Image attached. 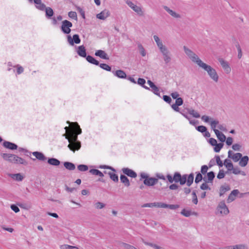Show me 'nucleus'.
Wrapping results in <instances>:
<instances>
[{
	"label": "nucleus",
	"mask_w": 249,
	"mask_h": 249,
	"mask_svg": "<svg viewBox=\"0 0 249 249\" xmlns=\"http://www.w3.org/2000/svg\"><path fill=\"white\" fill-rule=\"evenodd\" d=\"M224 144L223 143H216L214 147V151L215 152H219L221 149L223 147Z\"/></svg>",
	"instance_id": "45"
},
{
	"label": "nucleus",
	"mask_w": 249,
	"mask_h": 249,
	"mask_svg": "<svg viewBox=\"0 0 249 249\" xmlns=\"http://www.w3.org/2000/svg\"><path fill=\"white\" fill-rule=\"evenodd\" d=\"M201 120L205 123H209L211 129L214 131V129H217V127L219 130L223 131H227L226 126L224 124H219L217 120H214L213 118L207 115H203L201 117Z\"/></svg>",
	"instance_id": "2"
},
{
	"label": "nucleus",
	"mask_w": 249,
	"mask_h": 249,
	"mask_svg": "<svg viewBox=\"0 0 249 249\" xmlns=\"http://www.w3.org/2000/svg\"><path fill=\"white\" fill-rule=\"evenodd\" d=\"M224 177H225V174H224V171L222 170H220L217 176V178L218 179H222V178H224Z\"/></svg>",
	"instance_id": "63"
},
{
	"label": "nucleus",
	"mask_w": 249,
	"mask_h": 249,
	"mask_svg": "<svg viewBox=\"0 0 249 249\" xmlns=\"http://www.w3.org/2000/svg\"><path fill=\"white\" fill-rule=\"evenodd\" d=\"M218 61L222 68L227 73H230L231 71V69L227 61H225L223 58H219Z\"/></svg>",
	"instance_id": "13"
},
{
	"label": "nucleus",
	"mask_w": 249,
	"mask_h": 249,
	"mask_svg": "<svg viewBox=\"0 0 249 249\" xmlns=\"http://www.w3.org/2000/svg\"><path fill=\"white\" fill-rule=\"evenodd\" d=\"M122 246L125 249H137L135 247L124 243H121Z\"/></svg>",
	"instance_id": "55"
},
{
	"label": "nucleus",
	"mask_w": 249,
	"mask_h": 249,
	"mask_svg": "<svg viewBox=\"0 0 249 249\" xmlns=\"http://www.w3.org/2000/svg\"><path fill=\"white\" fill-rule=\"evenodd\" d=\"M86 60L90 63L95 65H99V62L98 61L96 60L93 57L91 56V55H88L87 56Z\"/></svg>",
	"instance_id": "31"
},
{
	"label": "nucleus",
	"mask_w": 249,
	"mask_h": 249,
	"mask_svg": "<svg viewBox=\"0 0 249 249\" xmlns=\"http://www.w3.org/2000/svg\"><path fill=\"white\" fill-rule=\"evenodd\" d=\"M241 148V145L238 143H235L232 145V148L235 151H240Z\"/></svg>",
	"instance_id": "61"
},
{
	"label": "nucleus",
	"mask_w": 249,
	"mask_h": 249,
	"mask_svg": "<svg viewBox=\"0 0 249 249\" xmlns=\"http://www.w3.org/2000/svg\"><path fill=\"white\" fill-rule=\"evenodd\" d=\"M67 123L69 124H71V126L74 132L70 134L65 133L63 136L68 139L69 142L68 147L71 150L75 152L76 150H78L81 148V142L77 140V139L78 135L82 133V129L80 128L79 125L77 122L71 123L70 121H67Z\"/></svg>",
	"instance_id": "1"
},
{
	"label": "nucleus",
	"mask_w": 249,
	"mask_h": 249,
	"mask_svg": "<svg viewBox=\"0 0 249 249\" xmlns=\"http://www.w3.org/2000/svg\"><path fill=\"white\" fill-rule=\"evenodd\" d=\"M72 26V24L71 22L67 20H64L62 22L61 26V31L65 34H69L71 31L70 28Z\"/></svg>",
	"instance_id": "8"
},
{
	"label": "nucleus",
	"mask_w": 249,
	"mask_h": 249,
	"mask_svg": "<svg viewBox=\"0 0 249 249\" xmlns=\"http://www.w3.org/2000/svg\"><path fill=\"white\" fill-rule=\"evenodd\" d=\"M108 175L109 176L110 178L114 182H118V177L117 175H116L115 173L109 172Z\"/></svg>",
	"instance_id": "43"
},
{
	"label": "nucleus",
	"mask_w": 249,
	"mask_h": 249,
	"mask_svg": "<svg viewBox=\"0 0 249 249\" xmlns=\"http://www.w3.org/2000/svg\"><path fill=\"white\" fill-rule=\"evenodd\" d=\"M179 207L178 205L166 204V208H169L171 210H175Z\"/></svg>",
	"instance_id": "57"
},
{
	"label": "nucleus",
	"mask_w": 249,
	"mask_h": 249,
	"mask_svg": "<svg viewBox=\"0 0 249 249\" xmlns=\"http://www.w3.org/2000/svg\"><path fill=\"white\" fill-rule=\"evenodd\" d=\"M157 45L160 51V52H163L164 51H165L166 50H167V48L163 45V43L161 41H160L159 42H157Z\"/></svg>",
	"instance_id": "40"
},
{
	"label": "nucleus",
	"mask_w": 249,
	"mask_h": 249,
	"mask_svg": "<svg viewBox=\"0 0 249 249\" xmlns=\"http://www.w3.org/2000/svg\"><path fill=\"white\" fill-rule=\"evenodd\" d=\"M215 177V174L213 171L207 173V177L203 178V180L206 182H212Z\"/></svg>",
	"instance_id": "21"
},
{
	"label": "nucleus",
	"mask_w": 249,
	"mask_h": 249,
	"mask_svg": "<svg viewBox=\"0 0 249 249\" xmlns=\"http://www.w3.org/2000/svg\"><path fill=\"white\" fill-rule=\"evenodd\" d=\"M207 183V182H205L204 183H202L200 186V189L203 190H211V188L209 187Z\"/></svg>",
	"instance_id": "59"
},
{
	"label": "nucleus",
	"mask_w": 249,
	"mask_h": 249,
	"mask_svg": "<svg viewBox=\"0 0 249 249\" xmlns=\"http://www.w3.org/2000/svg\"><path fill=\"white\" fill-rule=\"evenodd\" d=\"M163 9L169 14H170L172 17L175 18H181V15L176 12L175 11L170 9L168 6H163Z\"/></svg>",
	"instance_id": "12"
},
{
	"label": "nucleus",
	"mask_w": 249,
	"mask_h": 249,
	"mask_svg": "<svg viewBox=\"0 0 249 249\" xmlns=\"http://www.w3.org/2000/svg\"><path fill=\"white\" fill-rule=\"evenodd\" d=\"M154 207L158 208H166V204L162 202H154Z\"/></svg>",
	"instance_id": "50"
},
{
	"label": "nucleus",
	"mask_w": 249,
	"mask_h": 249,
	"mask_svg": "<svg viewBox=\"0 0 249 249\" xmlns=\"http://www.w3.org/2000/svg\"><path fill=\"white\" fill-rule=\"evenodd\" d=\"M89 173L92 175L99 176V177H104L103 173L97 169H90L89 170Z\"/></svg>",
	"instance_id": "37"
},
{
	"label": "nucleus",
	"mask_w": 249,
	"mask_h": 249,
	"mask_svg": "<svg viewBox=\"0 0 249 249\" xmlns=\"http://www.w3.org/2000/svg\"><path fill=\"white\" fill-rule=\"evenodd\" d=\"M188 113L192 115L194 117L198 118L200 117L199 114L194 109H187Z\"/></svg>",
	"instance_id": "38"
},
{
	"label": "nucleus",
	"mask_w": 249,
	"mask_h": 249,
	"mask_svg": "<svg viewBox=\"0 0 249 249\" xmlns=\"http://www.w3.org/2000/svg\"><path fill=\"white\" fill-rule=\"evenodd\" d=\"M229 210L226 206L225 201H220L216 207L215 213L221 215H226L229 214Z\"/></svg>",
	"instance_id": "6"
},
{
	"label": "nucleus",
	"mask_w": 249,
	"mask_h": 249,
	"mask_svg": "<svg viewBox=\"0 0 249 249\" xmlns=\"http://www.w3.org/2000/svg\"><path fill=\"white\" fill-rule=\"evenodd\" d=\"M77 53L78 54L83 57H87L86 50L84 45H81L77 48Z\"/></svg>",
	"instance_id": "19"
},
{
	"label": "nucleus",
	"mask_w": 249,
	"mask_h": 249,
	"mask_svg": "<svg viewBox=\"0 0 249 249\" xmlns=\"http://www.w3.org/2000/svg\"><path fill=\"white\" fill-rule=\"evenodd\" d=\"M122 170L124 174L126 175L128 177L132 178H135L137 177L136 173L128 168H123Z\"/></svg>",
	"instance_id": "15"
},
{
	"label": "nucleus",
	"mask_w": 249,
	"mask_h": 249,
	"mask_svg": "<svg viewBox=\"0 0 249 249\" xmlns=\"http://www.w3.org/2000/svg\"><path fill=\"white\" fill-rule=\"evenodd\" d=\"M226 167L228 169V171H231L233 169V164L231 161H229V163H226Z\"/></svg>",
	"instance_id": "62"
},
{
	"label": "nucleus",
	"mask_w": 249,
	"mask_h": 249,
	"mask_svg": "<svg viewBox=\"0 0 249 249\" xmlns=\"http://www.w3.org/2000/svg\"><path fill=\"white\" fill-rule=\"evenodd\" d=\"M238 51V58L239 59H240L242 56V50L241 48L239 45V44L237 42V44L235 45Z\"/></svg>",
	"instance_id": "47"
},
{
	"label": "nucleus",
	"mask_w": 249,
	"mask_h": 249,
	"mask_svg": "<svg viewBox=\"0 0 249 249\" xmlns=\"http://www.w3.org/2000/svg\"><path fill=\"white\" fill-rule=\"evenodd\" d=\"M68 42L69 44L73 46L74 43L79 44L81 42V39L79 38V36L78 35L75 34L73 36L72 38L71 36H67Z\"/></svg>",
	"instance_id": "10"
},
{
	"label": "nucleus",
	"mask_w": 249,
	"mask_h": 249,
	"mask_svg": "<svg viewBox=\"0 0 249 249\" xmlns=\"http://www.w3.org/2000/svg\"><path fill=\"white\" fill-rule=\"evenodd\" d=\"M95 207L97 209H101L105 207V204L102 202H97L94 204Z\"/></svg>",
	"instance_id": "49"
},
{
	"label": "nucleus",
	"mask_w": 249,
	"mask_h": 249,
	"mask_svg": "<svg viewBox=\"0 0 249 249\" xmlns=\"http://www.w3.org/2000/svg\"><path fill=\"white\" fill-rule=\"evenodd\" d=\"M102 69L106 70L107 71H110L111 69V67L106 64H100L99 65Z\"/></svg>",
	"instance_id": "51"
},
{
	"label": "nucleus",
	"mask_w": 249,
	"mask_h": 249,
	"mask_svg": "<svg viewBox=\"0 0 249 249\" xmlns=\"http://www.w3.org/2000/svg\"><path fill=\"white\" fill-rule=\"evenodd\" d=\"M180 213L181 214H182L183 215H184L186 217H189L191 215H192V214H195V215L197 214L196 213L192 212L191 211L187 210L185 209H183Z\"/></svg>",
	"instance_id": "35"
},
{
	"label": "nucleus",
	"mask_w": 249,
	"mask_h": 249,
	"mask_svg": "<svg viewBox=\"0 0 249 249\" xmlns=\"http://www.w3.org/2000/svg\"><path fill=\"white\" fill-rule=\"evenodd\" d=\"M183 48L186 55L193 62L196 64L198 66L201 64L203 62L193 51L186 46H184Z\"/></svg>",
	"instance_id": "4"
},
{
	"label": "nucleus",
	"mask_w": 249,
	"mask_h": 249,
	"mask_svg": "<svg viewBox=\"0 0 249 249\" xmlns=\"http://www.w3.org/2000/svg\"><path fill=\"white\" fill-rule=\"evenodd\" d=\"M60 249H77V248L75 246H70L68 245H62L60 247Z\"/></svg>",
	"instance_id": "54"
},
{
	"label": "nucleus",
	"mask_w": 249,
	"mask_h": 249,
	"mask_svg": "<svg viewBox=\"0 0 249 249\" xmlns=\"http://www.w3.org/2000/svg\"><path fill=\"white\" fill-rule=\"evenodd\" d=\"M192 196H193L192 202L195 204H197V202H198V200H197V196H196V193L195 191H194L192 192Z\"/></svg>",
	"instance_id": "56"
},
{
	"label": "nucleus",
	"mask_w": 249,
	"mask_h": 249,
	"mask_svg": "<svg viewBox=\"0 0 249 249\" xmlns=\"http://www.w3.org/2000/svg\"><path fill=\"white\" fill-rule=\"evenodd\" d=\"M216 159V163L217 165H218L220 167H222L223 166V163L222 161L221 160L220 157L219 156H216L215 157Z\"/></svg>",
	"instance_id": "60"
},
{
	"label": "nucleus",
	"mask_w": 249,
	"mask_h": 249,
	"mask_svg": "<svg viewBox=\"0 0 249 249\" xmlns=\"http://www.w3.org/2000/svg\"><path fill=\"white\" fill-rule=\"evenodd\" d=\"M46 16L48 18H50L53 15V11L51 7H45Z\"/></svg>",
	"instance_id": "36"
},
{
	"label": "nucleus",
	"mask_w": 249,
	"mask_h": 249,
	"mask_svg": "<svg viewBox=\"0 0 249 249\" xmlns=\"http://www.w3.org/2000/svg\"><path fill=\"white\" fill-rule=\"evenodd\" d=\"M138 47L140 51V53L141 54L142 56H145L146 53H145V50H144V48L143 47V46H142V45L141 44H138Z\"/></svg>",
	"instance_id": "46"
},
{
	"label": "nucleus",
	"mask_w": 249,
	"mask_h": 249,
	"mask_svg": "<svg viewBox=\"0 0 249 249\" xmlns=\"http://www.w3.org/2000/svg\"><path fill=\"white\" fill-rule=\"evenodd\" d=\"M110 15V12L108 10L105 9L100 13L96 15V18L98 19L105 20Z\"/></svg>",
	"instance_id": "14"
},
{
	"label": "nucleus",
	"mask_w": 249,
	"mask_h": 249,
	"mask_svg": "<svg viewBox=\"0 0 249 249\" xmlns=\"http://www.w3.org/2000/svg\"><path fill=\"white\" fill-rule=\"evenodd\" d=\"M199 67L206 71L210 78L214 81L216 82L218 81V75L215 69L213 68L211 66L203 62Z\"/></svg>",
	"instance_id": "5"
},
{
	"label": "nucleus",
	"mask_w": 249,
	"mask_h": 249,
	"mask_svg": "<svg viewBox=\"0 0 249 249\" xmlns=\"http://www.w3.org/2000/svg\"><path fill=\"white\" fill-rule=\"evenodd\" d=\"M214 132L216 135L218 139L222 142H224L226 141V137L225 135L220 132L218 129H214Z\"/></svg>",
	"instance_id": "22"
},
{
	"label": "nucleus",
	"mask_w": 249,
	"mask_h": 249,
	"mask_svg": "<svg viewBox=\"0 0 249 249\" xmlns=\"http://www.w3.org/2000/svg\"><path fill=\"white\" fill-rule=\"evenodd\" d=\"M32 154L39 160L45 161L47 160V158L41 152L36 151L33 152Z\"/></svg>",
	"instance_id": "23"
},
{
	"label": "nucleus",
	"mask_w": 249,
	"mask_h": 249,
	"mask_svg": "<svg viewBox=\"0 0 249 249\" xmlns=\"http://www.w3.org/2000/svg\"><path fill=\"white\" fill-rule=\"evenodd\" d=\"M145 83V80L143 78H139L138 80V84L142 86L145 89L150 90V88L144 86V84Z\"/></svg>",
	"instance_id": "42"
},
{
	"label": "nucleus",
	"mask_w": 249,
	"mask_h": 249,
	"mask_svg": "<svg viewBox=\"0 0 249 249\" xmlns=\"http://www.w3.org/2000/svg\"><path fill=\"white\" fill-rule=\"evenodd\" d=\"M196 129L198 131L200 132L201 133H204L207 130V128L203 125L198 126L197 127H196Z\"/></svg>",
	"instance_id": "58"
},
{
	"label": "nucleus",
	"mask_w": 249,
	"mask_h": 249,
	"mask_svg": "<svg viewBox=\"0 0 249 249\" xmlns=\"http://www.w3.org/2000/svg\"><path fill=\"white\" fill-rule=\"evenodd\" d=\"M64 167L69 170H74L75 169V165L71 162L66 161L64 163Z\"/></svg>",
	"instance_id": "33"
},
{
	"label": "nucleus",
	"mask_w": 249,
	"mask_h": 249,
	"mask_svg": "<svg viewBox=\"0 0 249 249\" xmlns=\"http://www.w3.org/2000/svg\"><path fill=\"white\" fill-rule=\"evenodd\" d=\"M121 181L124 183L125 186L128 187L130 186V182L128 178L124 175H121L120 176Z\"/></svg>",
	"instance_id": "34"
},
{
	"label": "nucleus",
	"mask_w": 249,
	"mask_h": 249,
	"mask_svg": "<svg viewBox=\"0 0 249 249\" xmlns=\"http://www.w3.org/2000/svg\"><path fill=\"white\" fill-rule=\"evenodd\" d=\"M48 163L52 165L58 166L60 164V162L58 160L55 158H52L48 159Z\"/></svg>",
	"instance_id": "30"
},
{
	"label": "nucleus",
	"mask_w": 249,
	"mask_h": 249,
	"mask_svg": "<svg viewBox=\"0 0 249 249\" xmlns=\"http://www.w3.org/2000/svg\"><path fill=\"white\" fill-rule=\"evenodd\" d=\"M240 161L239 162V164L241 167H245L249 161V157L247 156H245L244 157H242L240 159Z\"/></svg>",
	"instance_id": "28"
},
{
	"label": "nucleus",
	"mask_w": 249,
	"mask_h": 249,
	"mask_svg": "<svg viewBox=\"0 0 249 249\" xmlns=\"http://www.w3.org/2000/svg\"><path fill=\"white\" fill-rule=\"evenodd\" d=\"M34 2L37 9L41 11L45 10L46 6L44 3H42L41 0H34Z\"/></svg>",
	"instance_id": "25"
},
{
	"label": "nucleus",
	"mask_w": 249,
	"mask_h": 249,
	"mask_svg": "<svg viewBox=\"0 0 249 249\" xmlns=\"http://www.w3.org/2000/svg\"><path fill=\"white\" fill-rule=\"evenodd\" d=\"M3 146L10 150H15L18 148V145L17 144L8 141H4L3 143Z\"/></svg>",
	"instance_id": "20"
},
{
	"label": "nucleus",
	"mask_w": 249,
	"mask_h": 249,
	"mask_svg": "<svg viewBox=\"0 0 249 249\" xmlns=\"http://www.w3.org/2000/svg\"><path fill=\"white\" fill-rule=\"evenodd\" d=\"M163 55V60L166 64H168L171 60V57L170 51L168 49L161 52Z\"/></svg>",
	"instance_id": "17"
},
{
	"label": "nucleus",
	"mask_w": 249,
	"mask_h": 249,
	"mask_svg": "<svg viewBox=\"0 0 249 249\" xmlns=\"http://www.w3.org/2000/svg\"><path fill=\"white\" fill-rule=\"evenodd\" d=\"M157 45L160 51V52H163L164 51H165L166 50H167V48L163 45V43L161 41H160L159 42H157Z\"/></svg>",
	"instance_id": "41"
},
{
	"label": "nucleus",
	"mask_w": 249,
	"mask_h": 249,
	"mask_svg": "<svg viewBox=\"0 0 249 249\" xmlns=\"http://www.w3.org/2000/svg\"><path fill=\"white\" fill-rule=\"evenodd\" d=\"M194 179V175L193 173H191L189 175H187L186 178V184L188 186H190L193 183Z\"/></svg>",
	"instance_id": "32"
},
{
	"label": "nucleus",
	"mask_w": 249,
	"mask_h": 249,
	"mask_svg": "<svg viewBox=\"0 0 249 249\" xmlns=\"http://www.w3.org/2000/svg\"><path fill=\"white\" fill-rule=\"evenodd\" d=\"M78 169L80 171H86L88 170V167L86 165L80 164L77 166Z\"/></svg>",
	"instance_id": "53"
},
{
	"label": "nucleus",
	"mask_w": 249,
	"mask_h": 249,
	"mask_svg": "<svg viewBox=\"0 0 249 249\" xmlns=\"http://www.w3.org/2000/svg\"><path fill=\"white\" fill-rule=\"evenodd\" d=\"M68 16L70 18L74 19L75 20L77 19V14L75 12L71 11L68 13Z\"/></svg>",
	"instance_id": "52"
},
{
	"label": "nucleus",
	"mask_w": 249,
	"mask_h": 249,
	"mask_svg": "<svg viewBox=\"0 0 249 249\" xmlns=\"http://www.w3.org/2000/svg\"><path fill=\"white\" fill-rule=\"evenodd\" d=\"M9 176L13 179L18 181H22L23 179V177L20 173L15 174H9Z\"/></svg>",
	"instance_id": "29"
},
{
	"label": "nucleus",
	"mask_w": 249,
	"mask_h": 249,
	"mask_svg": "<svg viewBox=\"0 0 249 249\" xmlns=\"http://www.w3.org/2000/svg\"><path fill=\"white\" fill-rule=\"evenodd\" d=\"M158 181V178H148L144 179L143 183L147 186H153L156 184Z\"/></svg>",
	"instance_id": "16"
},
{
	"label": "nucleus",
	"mask_w": 249,
	"mask_h": 249,
	"mask_svg": "<svg viewBox=\"0 0 249 249\" xmlns=\"http://www.w3.org/2000/svg\"><path fill=\"white\" fill-rule=\"evenodd\" d=\"M112 72L114 75L117 76L120 78H125L126 77V74L122 70H117L116 71H113Z\"/></svg>",
	"instance_id": "27"
},
{
	"label": "nucleus",
	"mask_w": 249,
	"mask_h": 249,
	"mask_svg": "<svg viewBox=\"0 0 249 249\" xmlns=\"http://www.w3.org/2000/svg\"><path fill=\"white\" fill-rule=\"evenodd\" d=\"M202 179H203V178L202 177V175L201 173L199 172H196V177L195 178V182L196 183H199L200 181H201Z\"/></svg>",
	"instance_id": "44"
},
{
	"label": "nucleus",
	"mask_w": 249,
	"mask_h": 249,
	"mask_svg": "<svg viewBox=\"0 0 249 249\" xmlns=\"http://www.w3.org/2000/svg\"><path fill=\"white\" fill-rule=\"evenodd\" d=\"M126 3L136 13H137L138 15L139 16H143V12L142 10V9L140 7L134 4L132 1L130 0H127L126 1Z\"/></svg>",
	"instance_id": "9"
},
{
	"label": "nucleus",
	"mask_w": 249,
	"mask_h": 249,
	"mask_svg": "<svg viewBox=\"0 0 249 249\" xmlns=\"http://www.w3.org/2000/svg\"><path fill=\"white\" fill-rule=\"evenodd\" d=\"M242 157V155L241 153H237L233 154L231 159L234 162H237Z\"/></svg>",
	"instance_id": "39"
},
{
	"label": "nucleus",
	"mask_w": 249,
	"mask_h": 249,
	"mask_svg": "<svg viewBox=\"0 0 249 249\" xmlns=\"http://www.w3.org/2000/svg\"><path fill=\"white\" fill-rule=\"evenodd\" d=\"M187 177V174L183 175L181 176L179 173L175 172L173 176L174 181L175 182H179L180 185H184L186 183Z\"/></svg>",
	"instance_id": "7"
},
{
	"label": "nucleus",
	"mask_w": 249,
	"mask_h": 249,
	"mask_svg": "<svg viewBox=\"0 0 249 249\" xmlns=\"http://www.w3.org/2000/svg\"><path fill=\"white\" fill-rule=\"evenodd\" d=\"M230 186L228 184H225L224 185L221 186L220 188V196H223L224 194L226 193V192L229 191V190H230Z\"/></svg>",
	"instance_id": "26"
},
{
	"label": "nucleus",
	"mask_w": 249,
	"mask_h": 249,
	"mask_svg": "<svg viewBox=\"0 0 249 249\" xmlns=\"http://www.w3.org/2000/svg\"><path fill=\"white\" fill-rule=\"evenodd\" d=\"M147 83L151 88V90L155 94L158 95L159 97H161L160 92L159 88L157 87L154 83L152 82L151 80H148Z\"/></svg>",
	"instance_id": "11"
},
{
	"label": "nucleus",
	"mask_w": 249,
	"mask_h": 249,
	"mask_svg": "<svg viewBox=\"0 0 249 249\" xmlns=\"http://www.w3.org/2000/svg\"><path fill=\"white\" fill-rule=\"evenodd\" d=\"M95 55L96 56H99L102 59L107 60L109 59L107 54L105 53V52L101 50L97 51L95 53Z\"/></svg>",
	"instance_id": "24"
},
{
	"label": "nucleus",
	"mask_w": 249,
	"mask_h": 249,
	"mask_svg": "<svg viewBox=\"0 0 249 249\" xmlns=\"http://www.w3.org/2000/svg\"><path fill=\"white\" fill-rule=\"evenodd\" d=\"M208 167L207 165H203L201 168V172L202 174H205L208 170Z\"/></svg>",
	"instance_id": "64"
},
{
	"label": "nucleus",
	"mask_w": 249,
	"mask_h": 249,
	"mask_svg": "<svg viewBox=\"0 0 249 249\" xmlns=\"http://www.w3.org/2000/svg\"><path fill=\"white\" fill-rule=\"evenodd\" d=\"M247 246L244 244H239L234 245L233 249H247Z\"/></svg>",
	"instance_id": "48"
},
{
	"label": "nucleus",
	"mask_w": 249,
	"mask_h": 249,
	"mask_svg": "<svg viewBox=\"0 0 249 249\" xmlns=\"http://www.w3.org/2000/svg\"><path fill=\"white\" fill-rule=\"evenodd\" d=\"M0 155L4 160L8 161L10 163L25 165L28 164L27 161L16 155L7 153H1Z\"/></svg>",
	"instance_id": "3"
},
{
	"label": "nucleus",
	"mask_w": 249,
	"mask_h": 249,
	"mask_svg": "<svg viewBox=\"0 0 249 249\" xmlns=\"http://www.w3.org/2000/svg\"><path fill=\"white\" fill-rule=\"evenodd\" d=\"M239 193V191L237 189L233 190L232 191H231L228 196L227 202L231 203L234 201L235 199V197Z\"/></svg>",
	"instance_id": "18"
}]
</instances>
